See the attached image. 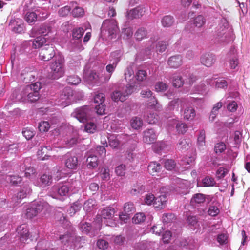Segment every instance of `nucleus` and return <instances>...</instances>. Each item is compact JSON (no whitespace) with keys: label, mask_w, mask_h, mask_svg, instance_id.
<instances>
[{"label":"nucleus","mask_w":250,"mask_h":250,"mask_svg":"<svg viewBox=\"0 0 250 250\" xmlns=\"http://www.w3.org/2000/svg\"><path fill=\"white\" fill-rule=\"evenodd\" d=\"M31 90V89L30 87H24L19 97H16L15 94H13L10 96L5 107L8 109L10 104L17 101L34 102L37 101L40 98L39 93H34Z\"/></svg>","instance_id":"obj_1"},{"label":"nucleus","mask_w":250,"mask_h":250,"mask_svg":"<svg viewBox=\"0 0 250 250\" xmlns=\"http://www.w3.org/2000/svg\"><path fill=\"white\" fill-rule=\"evenodd\" d=\"M115 213V209L112 207L104 208L98 215L95 222L98 223L100 225L104 221L106 226L116 227L117 223L114 219Z\"/></svg>","instance_id":"obj_2"},{"label":"nucleus","mask_w":250,"mask_h":250,"mask_svg":"<svg viewBox=\"0 0 250 250\" xmlns=\"http://www.w3.org/2000/svg\"><path fill=\"white\" fill-rule=\"evenodd\" d=\"M119 28L114 20H106L104 21L101 29V35L103 39H112L116 37Z\"/></svg>","instance_id":"obj_3"},{"label":"nucleus","mask_w":250,"mask_h":250,"mask_svg":"<svg viewBox=\"0 0 250 250\" xmlns=\"http://www.w3.org/2000/svg\"><path fill=\"white\" fill-rule=\"evenodd\" d=\"M64 59L61 56H55L50 63V73L53 79H57L62 77L65 72Z\"/></svg>","instance_id":"obj_4"},{"label":"nucleus","mask_w":250,"mask_h":250,"mask_svg":"<svg viewBox=\"0 0 250 250\" xmlns=\"http://www.w3.org/2000/svg\"><path fill=\"white\" fill-rule=\"evenodd\" d=\"M50 206L45 201L42 200L35 202L26 210V216L28 218H32L38 214H45L49 210Z\"/></svg>","instance_id":"obj_5"},{"label":"nucleus","mask_w":250,"mask_h":250,"mask_svg":"<svg viewBox=\"0 0 250 250\" xmlns=\"http://www.w3.org/2000/svg\"><path fill=\"white\" fill-rule=\"evenodd\" d=\"M134 91V86L130 84H127L121 90L118 89L114 91L111 95L112 99L115 102H124Z\"/></svg>","instance_id":"obj_6"},{"label":"nucleus","mask_w":250,"mask_h":250,"mask_svg":"<svg viewBox=\"0 0 250 250\" xmlns=\"http://www.w3.org/2000/svg\"><path fill=\"white\" fill-rule=\"evenodd\" d=\"M231 32V29L229 28V23L226 20L221 21L216 30L218 37L221 39L222 41H225V39L229 38Z\"/></svg>","instance_id":"obj_7"},{"label":"nucleus","mask_w":250,"mask_h":250,"mask_svg":"<svg viewBox=\"0 0 250 250\" xmlns=\"http://www.w3.org/2000/svg\"><path fill=\"white\" fill-rule=\"evenodd\" d=\"M60 239L65 244L66 242L72 243L71 247L73 246L74 249H79L82 247V238L80 237H76L74 235L64 234L61 236Z\"/></svg>","instance_id":"obj_8"},{"label":"nucleus","mask_w":250,"mask_h":250,"mask_svg":"<svg viewBox=\"0 0 250 250\" xmlns=\"http://www.w3.org/2000/svg\"><path fill=\"white\" fill-rule=\"evenodd\" d=\"M89 110V108L87 106L77 108L72 113L71 116L80 122L84 123L87 119Z\"/></svg>","instance_id":"obj_9"},{"label":"nucleus","mask_w":250,"mask_h":250,"mask_svg":"<svg viewBox=\"0 0 250 250\" xmlns=\"http://www.w3.org/2000/svg\"><path fill=\"white\" fill-rule=\"evenodd\" d=\"M84 78L89 83L99 84L105 82L104 78L100 77L95 71H86L84 72Z\"/></svg>","instance_id":"obj_10"},{"label":"nucleus","mask_w":250,"mask_h":250,"mask_svg":"<svg viewBox=\"0 0 250 250\" xmlns=\"http://www.w3.org/2000/svg\"><path fill=\"white\" fill-rule=\"evenodd\" d=\"M52 190L54 196L53 198H57L56 196H67L69 191V188L65 185H59L58 186L53 187L52 188Z\"/></svg>","instance_id":"obj_11"},{"label":"nucleus","mask_w":250,"mask_h":250,"mask_svg":"<svg viewBox=\"0 0 250 250\" xmlns=\"http://www.w3.org/2000/svg\"><path fill=\"white\" fill-rule=\"evenodd\" d=\"M186 103V100L184 98L175 99L169 103L167 105V110L179 111Z\"/></svg>","instance_id":"obj_12"},{"label":"nucleus","mask_w":250,"mask_h":250,"mask_svg":"<svg viewBox=\"0 0 250 250\" xmlns=\"http://www.w3.org/2000/svg\"><path fill=\"white\" fill-rule=\"evenodd\" d=\"M55 56V51L52 46L42 49L39 54V58L44 61H48Z\"/></svg>","instance_id":"obj_13"},{"label":"nucleus","mask_w":250,"mask_h":250,"mask_svg":"<svg viewBox=\"0 0 250 250\" xmlns=\"http://www.w3.org/2000/svg\"><path fill=\"white\" fill-rule=\"evenodd\" d=\"M157 135L153 129H147L143 132V141L147 144L153 143L156 140Z\"/></svg>","instance_id":"obj_14"},{"label":"nucleus","mask_w":250,"mask_h":250,"mask_svg":"<svg viewBox=\"0 0 250 250\" xmlns=\"http://www.w3.org/2000/svg\"><path fill=\"white\" fill-rule=\"evenodd\" d=\"M31 192V189L28 186H25L15 195L12 199L15 204L17 205L21 202L22 199L26 197V196Z\"/></svg>","instance_id":"obj_15"},{"label":"nucleus","mask_w":250,"mask_h":250,"mask_svg":"<svg viewBox=\"0 0 250 250\" xmlns=\"http://www.w3.org/2000/svg\"><path fill=\"white\" fill-rule=\"evenodd\" d=\"M17 232L19 236L20 241L25 243L29 238V231L25 224L20 226L17 229Z\"/></svg>","instance_id":"obj_16"},{"label":"nucleus","mask_w":250,"mask_h":250,"mask_svg":"<svg viewBox=\"0 0 250 250\" xmlns=\"http://www.w3.org/2000/svg\"><path fill=\"white\" fill-rule=\"evenodd\" d=\"M73 96V91L69 88H66L63 91V93L61 95V99L62 100V104L63 105L66 106L72 103V97Z\"/></svg>","instance_id":"obj_17"},{"label":"nucleus","mask_w":250,"mask_h":250,"mask_svg":"<svg viewBox=\"0 0 250 250\" xmlns=\"http://www.w3.org/2000/svg\"><path fill=\"white\" fill-rule=\"evenodd\" d=\"M145 12V10L144 7L138 6L128 12L127 17L130 19L139 18L144 15Z\"/></svg>","instance_id":"obj_18"},{"label":"nucleus","mask_w":250,"mask_h":250,"mask_svg":"<svg viewBox=\"0 0 250 250\" xmlns=\"http://www.w3.org/2000/svg\"><path fill=\"white\" fill-rule=\"evenodd\" d=\"M52 148L50 146L41 147L37 152L38 158L41 160H45L48 159L50 157V151Z\"/></svg>","instance_id":"obj_19"},{"label":"nucleus","mask_w":250,"mask_h":250,"mask_svg":"<svg viewBox=\"0 0 250 250\" xmlns=\"http://www.w3.org/2000/svg\"><path fill=\"white\" fill-rule=\"evenodd\" d=\"M200 61L203 65L209 67L215 62V56L212 54H205L201 56Z\"/></svg>","instance_id":"obj_20"},{"label":"nucleus","mask_w":250,"mask_h":250,"mask_svg":"<svg viewBox=\"0 0 250 250\" xmlns=\"http://www.w3.org/2000/svg\"><path fill=\"white\" fill-rule=\"evenodd\" d=\"M167 63L170 67L177 68L183 63L182 57L179 55L171 56L168 59Z\"/></svg>","instance_id":"obj_21"},{"label":"nucleus","mask_w":250,"mask_h":250,"mask_svg":"<svg viewBox=\"0 0 250 250\" xmlns=\"http://www.w3.org/2000/svg\"><path fill=\"white\" fill-rule=\"evenodd\" d=\"M86 164L89 168H94L98 165V159L96 155L93 154L91 152L88 153Z\"/></svg>","instance_id":"obj_22"},{"label":"nucleus","mask_w":250,"mask_h":250,"mask_svg":"<svg viewBox=\"0 0 250 250\" xmlns=\"http://www.w3.org/2000/svg\"><path fill=\"white\" fill-rule=\"evenodd\" d=\"M9 25L12 26V30L16 33H21L23 31V25L21 23V20L19 21L15 20H11Z\"/></svg>","instance_id":"obj_23"},{"label":"nucleus","mask_w":250,"mask_h":250,"mask_svg":"<svg viewBox=\"0 0 250 250\" xmlns=\"http://www.w3.org/2000/svg\"><path fill=\"white\" fill-rule=\"evenodd\" d=\"M119 61L118 58H116L112 64H108L106 67V71L109 74L107 76H106L104 78V81L107 82L110 78L111 75L114 71L117 64Z\"/></svg>","instance_id":"obj_24"},{"label":"nucleus","mask_w":250,"mask_h":250,"mask_svg":"<svg viewBox=\"0 0 250 250\" xmlns=\"http://www.w3.org/2000/svg\"><path fill=\"white\" fill-rule=\"evenodd\" d=\"M40 182L38 184L40 186L45 187L50 185L52 183V177L49 174H44L41 176Z\"/></svg>","instance_id":"obj_25"},{"label":"nucleus","mask_w":250,"mask_h":250,"mask_svg":"<svg viewBox=\"0 0 250 250\" xmlns=\"http://www.w3.org/2000/svg\"><path fill=\"white\" fill-rule=\"evenodd\" d=\"M167 201V196L165 195H162L155 198L154 205L156 208H163Z\"/></svg>","instance_id":"obj_26"},{"label":"nucleus","mask_w":250,"mask_h":250,"mask_svg":"<svg viewBox=\"0 0 250 250\" xmlns=\"http://www.w3.org/2000/svg\"><path fill=\"white\" fill-rule=\"evenodd\" d=\"M78 165V159L75 156L68 157L65 161L66 167L69 169H75Z\"/></svg>","instance_id":"obj_27"},{"label":"nucleus","mask_w":250,"mask_h":250,"mask_svg":"<svg viewBox=\"0 0 250 250\" xmlns=\"http://www.w3.org/2000/svg\"><path fill=\"white\" fill-rule=\"evenodd\" d=\"M206 21L204 17L202 15H199L195 17L194 19L191 21V24L193 27L200 28L205 23Z\"/></svg>","instance_id":"obj_28"},{"label":"nucleus","mask_w":250,"mask_h":250,"mask_svg":"<svg viewBox=\"0 0 250 250\" xmlns=\"http://www.w3.org/2000/svg\"><path fill=\"white\" fill-rule=\"evenodd\" d=\"M130 125L133 128L138 129L143 126V122L140 117H133L130 120Z\"/></svg>","instance_id":"obj_29"},{"label":"nucleus","mask_w":250,"mask_h":250,"mask_svg":"<svg viewBox=\"0 0 250 250\" xmlns=\"http://www.w3.org/2000/svg\"><path fill=\"white\" fill-rule=\"evenodd\" d=\"M96 202L95 200L90 199L85 202L83 205V209L86 212H90L95 208Z\"/></svg>","instance_id":"obj_30"},{"label":"nucleus","mask_w":250,"mask_h":250,"mask_svg":"<svg viewBox=\"0 0 250 250\" xmlns=\"http://www.w3.org/2000/svg\"><path fill=\"white\" fill-rule=\"evenodd\" d=\"M147 108L148 109L154 108L156 110L159 111L162 108V106L159 104L157 100L154 97H151L150 101L147 103Z\"/></svg>","instance_id":"obj_31"},{"label":"nucleus","mask_w":250,"mask_h":250,"mask_svg":"<svg viewBox=\"0 0 250 250\" xmlns=\"http://www.w3.org/2000/svg\"><path fill=\"white\" fill-rule=\"evenodd\" d=\"M161 168L160 164L156 162H151L148 166V171L152 175H154L159 171Z\"/></svg>","instance_id":"obj_32"},{"label":"nucleus","mask_w":250,"mask_h":250,"mask_svg":"<svg viewBox=\"0 0 250 250\" xmlns=\"http://www.w3.org/2000/svg\"><path fill=\"white\" fill-rule=\"evenodd\" d=\"M184 118L187 120H192L195 116L194 109L191 107L186 108L184 112Z\"/></svg>","instance_id":"obj_33"},{"label":"nucleus","mask_w":250,"mask_h":250,"mask_svg":"<svg viewBox=\"0 0 250 250\" xmlns=\"http://www.w3.org/2000/svg\"><path fill=\"white\" fill-rule=\"evenodd\" d=\"M205 201V195L201 193H197L195 194L191 200V203L192 205L195 204H201Z\"/></svg>","instance_id":"obj_34"},{"label":"nucleus","mask_w":250,"mask_h":250,"mask_svg":"<svg viewBox=\"0 0 250 250\" xmlns=\"http://www.w3.org/2000/svg\"><path fill=\"white\" fill-rule=\"evenodd\" d=\"M82 203L80 201H77L73 204V205L69 208L68 211L71 216L73 215L75 213L81 209L82 208Z\"/></svg>","instance_id":"obj_35"},{"label":"nucleus","mask_w":250,"mask_h":250,"mask_svg":"<svg viewBox=\"0 0 250 250\" xmlns=\"http://www.w3.org/2000/svg\"><path fill=\"white\" fill-rule=\"evenodd\" d=\"M46 42V39L43 36L37 37L32 41V46L34 48L41 47Z\"/></svg>","instance_id":"obj_36"},{"label":"nucleus","mask_w":250,"mask_h":250,"mask_svg":"<svg viewBox=\"0 0 250 250\" xmlns=\"http://www.w3.org/2000/svg\"><path fill=\"white\" fill-rule=\"evenodd\" d=\"M24 19L28 23L31 24L36 21L37 15L34 12H27L25 15Z\"/></svg>","instance_id":"obj_37"},{"label":"nucleus","mask_w":250,"mask_h":250,"mask_svg":"<svg viewBox=\"0 0 250 250\" xmlns=\"http://www.w3.org/2000/svg\"><path fill=\"white\" fill-rule=\"evenodd\" d=\"M146 119L149 124H153L158 122V117L156 114L152 111H149L146 116Z\"/></svg>","instance_id":"obj_38"},{"label":"nucleus","mask_w":250,"mask_h":250,"mask_svg":"<svg viewBox=\"0 0 250 250\" xmlns=\"http://www.w3.org/2000/svg\"><path fill=\"white\" fill-rule=\"evenodd\" d=\"M147 31L144 28H139L135 34V36L137 40L141 41L146 37Z\"/></svg>","instance_id":"obj_39"},{"label":"nucleus","mask_w":250,"mask_h":250,"mask_svg":"<svg viewBox=\"0 0 250 250\" xmlns=\"http://www.w3.org/2000/svg\"><path fill=\"white\" fill-rule=\"evenodd\" d=\"M111 128L112 130L116 132H119L124 127V125L121 121L117 120H114L111 125Z\"/></svg>","instance_id":"obj_40"},{"label":"nucleus","mask_w":250,"mask_h":250,"mask_svg":"<svg viewBox=\"0 0 250 250\" xmlns=\"http://www.w3.org/2000/svg\"><path fill=\"white\" fill-rule=\"evenodd\" d=\"M124 75L126 81L130 82L134 77L133 67L131 66L127 67L125 71Z\"/></svg>","instance_id":"obj_41"},{"label":"nucleus","mask_w":250,"mask_h":250,"mask_svg":"<svg viewBox=\"0 0 250 250\" xmlns=\"http://www.w3.org/2000/svg\"><path fill=\"white\" fill-rule=\"evenodd\" d=\"M161 22L164 27H169L174 22V19L170 16H166L162 19Z\"/></svg>","instance_id":"obj_42"},{"label":"nucleus","mask_w":250,"mask_h":250,"mask_svg":"<svg viewBox=\"0 0 250 250\" xmlns=\"http://www.w3.org/2000/svg\"><path fill=\"white\" fill-rule=\"evenodd\" d=\"M108 138L109 145L111 147L115 148L118 147L120 142L117 137L114 135H110Z\"/></svg>","instance_id":"obj_43"},{"label":"nucleus","mask_w":250,"mask_h":250,"mask_svg":"<svg viewBox=\"0 0 250 250\" xmlns=\"http://www.w3.org/2000/svg\"><path fill=\"white\" fill-rule=\"evenodd\" d=\"M202 184L204 187H211L215 186L216 182L213 178L207 176L202 180Z\"/></svg>","instance_id":"obj_44"},{"label":"nucleus","mask_w":250,"mask_h":250,"mask_svg":"<svg viewBox=\"0 0 250 250\" xmlns=\"http://www.w3.org/2000/svg\"><path fill=\"white\" fill-rule=\"evenodd\" d=\"M133 35L132 29L130 27L123 28L122 32V36L125 39H129Z\"/></svg>","instance_id":"obj_45"},{"label":"nucleus","mask_w":250,"mask_h":250,"mask_svg":"<svg viewBox=\"0 0 250 250\" xmlns=\"http://www.w3.org/2000/svg\"><path fill=\"white\" fill-rule=\"evenodd\" d=\"M187 222L194 229L197 228L199 226L198 224L197 219L194 216H189L187 218Z\"/></svg>","instance_id":"obj_46"},{"label":"nucleus","mask_w":250,"mask_h":250,"mask_svg":"<svg viewBox=\"0 0 250 250\" xmlns=\"http://www.w3.org/2000/svg\"><path fill=\"white\" fill-rule=\"evenodd\" d=\"M135 77L138 81L142 82L146 79L147 73L145 70H139L136 72Z\"/></svg>","instance_id":"obj_47"},{"label":"nucleus","mask_w":250,"mask_h":250,"mask_svg":"<svg viewBox=\"0 0 250 250\" xmlns=\"http://www.w3.org/2000/svg\"><path fill=\"white\" fill-rule=\"evenodd\" d=\"M175 219V216L173 214L165 213L163 215L162 220L164 224H167L172 222Z\"/></svg>","instance_id":"obj_48"},{"label":"nucleus","mask_w":250,"mask_h":250,"mask_svg":"<svg viewBox=\"0 0 250 250\" xmlns=\"http://www.w3.org/2000/svg\"><path fill=\"white\" fill-rule=\"evenodd\" d=\"M135 211V208L134 205L131 202L126 203L124 207V211L125 213L131 214Z\"/></svg>","instance_id":"obj_49"},{"label":"nucleus","mask_w":250,"mask_h":250,"mask_svg":"<svg viewBox=\"0 0 250 250\" xmlns=\"http://www.w3.org/2000/svg\"><path fill=\"white\" fill-rule=\"evenodd\" d=\"M96 125L92 122H88L85 125V131L89 133H93L96 131Z\"/></svg>","instance_id":"obj_50"},{"label":"nucleus","mask_w":250,"mask_h":250,"mask_svg":"<svg viewBox=\"0 0 250 250\" xmlns=\"http://www.w3.org/2000/svg\"><path fill=\"white\" fill-rule=\"evenodd\" d=\"M176 128L178 133L184 134L187 131L188 127L186 124L179 122L177 124Z\"/></svg>","instance_id":"obj_51"},{"label":"nucleus","mask_w":250,"mask_h":250,"mask_svg":"<svg viewBox=\"0 0 250 250\" xmlns=\"http://www.w3.org/2000/svg\"><path fill=\"white\" fill-rule=\"evenodd\" d=\"M155 200V197H154L153 194L150 193L147 194L145 195L144 199V204H146L147 205H151L152 204H154Z\"/></svg>","instance_id":"obj_52"},{"label":"nucleus","mask_w":250,"mask_h":250,"mask_svg":"<svg viewBox=\"0 0 250 250\" xmlns=\"http://www.w3.org/2000/svg\"><path fill=\"white\" fill-rule=\"evenodd\" d=\"M50 126L49 123L47 121H42L39 123L38 128L40 132H47Z\"/></svg>","instance_id":"obj_53"},{"label":"nucleus","mask_w":250,"mask_h":250,"mask_svg":"<svg viewBox=\"0 0 250 250\" xmlns=\"http://www.w3.org/2000/svg\"><path fill=\"white\" fill-rule=\"evenodd\" d=\"M146 218V216L143 213H136L132 218L133 222L136 224H139L143 222Z\"/></svg>","instance_id":"obj_54"},{"label":"nucleus","mask_w":250,"mask_h":250,"mask_svg":"<svg viewBox=\"0 0 250 250\" xmlns=\"http://www.w3.org/2000/svg\"><path fill=\"white\" fill-rule=\"evenodd\" d=\"M6 180L12 184H17L21 181V178L17 175L7 176Z\"/></svg>","instance_id":"obj_55"},{"label":"nucleus","mask_w":250,"mask_h":250,"mask_svg":"<svg viewBox=\"0 0 250 250\" xmlns=\"http://www.w3.org/2000/svg\"><path fill=\"white\" fill-rule=\"evenodd\" d=\"M126 167L121 164L116 167L115 172L118 176H124L125 174Z\"/></svg>","instance_id":"obj_56"},{"label":"nucleus","mask_w":250,"mask_h":250,"mask_svg":"<svg viewBox=\"0 0 250 250\" xmlns=\"http://www.w3.org/2000/svg\"><path fill=\"white\" fill-rule=\"evenodd\" d=\"M100 176L102 179L108 180L110 178L109 169L108 168L103 167L100 171Z\"/></svg>","instance_id":"obj_57"},{"label":"nucleus","mask_w":250,"mask_h":250,"mask_svg":"<svg viewBox=\"0 0 250 250\" xmlns=\"http://www.w3.org/2000/svg\"><path fill=\"white\" fill-rule=\"evenodd\" d=\"M84 33L83 28L79 27L73 29L72 32L73 37L77 39H80Z\"/></svg>","instance_id":"obj_58"},{"label":"nucleus","mask_w":250,"mask_h":250,"mask_svg":"<svg viewBox=\"0 0 250 250\" xmlns=\"http://www.w3.org/2000/svg\"><path fill=\"white\" fill-rule=\"evenodd\" d=\"M84 13L83 9L80 7H76L72 11V14L75 17L83 16Z\"/></svg>","instance_id":"obj_59"},{"label":"nucleus","mask_w":250,"mask_h":250,"mask_svg":"<svg viewBox=\"0 0 250 250\" xmlns=\"http://www.w3.org/2000/svg\"><path fill=\"white\" fill-rule=\"evenodd\" d=\"M67 82L68 83L77 85L81 82V79L77 76H70L67 79Z\"/></svg>","instance_id":"obj_60"},{"label":"nucleus","mask_w":250,"mask_h":250,"mask_svg":"<svg viewBox=\"0 0 250 250\" xmlns=\"http://www.w3.org/2000/svg\"><path fill=\"white\" fill-rule=\"evenodd\" d=\"M189 146V143L186 139L182 138L181 139L178 144V148L180 150H184L188 148Z\"/></svg>","instance_id":"obj_61"},{"label":"nucleus","mask_w":250,"mask_h":250,"mask_svg":"<svg viewBox=\"0 0 250 250\" xmlns=\"http://www.w3.org/2000/svg\"><path fill=\"white\" fill-rule=\"evenodd\" d=\"M145 190V187L143 185L134 186V187L131 190L130 193L132 194L135 195L137 194L142 193Z\"/></svg>","instance_id":"obj_62"},{"label":"nucleus","mask_w":250,"mask_h":250,"mask_svg":"<svg viewBox=\"0 0 250 250\" xmlns=\"http://www.w3.org/2000/svg\"><path fill=\"white\" fill-rule=\"evenodd\" d=\"M229 172V170L227 168L220 167L216 171V177L218 179H221L225 176Z\"/></svg>","instance_id":"obj_63"},{"label":"nucleus","mask_w":250,"mask_h":250,"mask_svg":"<svg viewBox=\"0 0 250 250\" xmlns=\"http://www.w3.org/2000/svg\"><path fill=\"white\" fill-rule=\"evenodd\" d=\"M167 46V43L166 42L161 41L159 42L156 45V50L160 52H163L165 51Z\"/></svg>","instance_id":"obj_64"}]
</instances>
